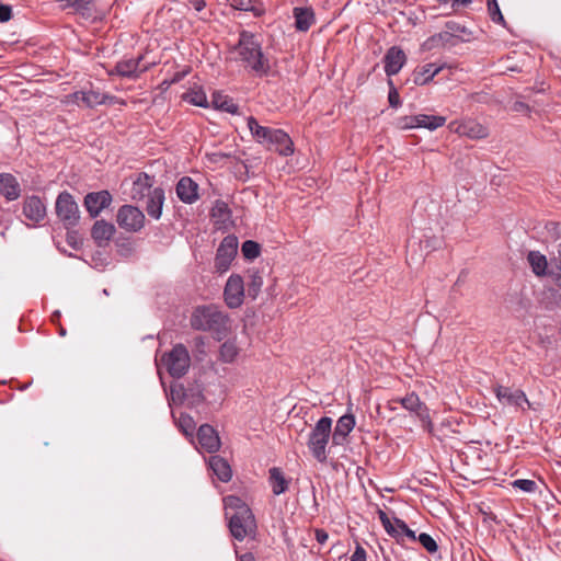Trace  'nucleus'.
<instances>
[{
  "instance_id": "f257e3e1",
  "label": "nucleus",
  "mask_w": 561,
  "mask_h": 561,
  "mask_svg": "<svg viewBox=\"0 0 561 561\" xmlns=\"http://www.w3.org/2000/svg\"><path fill=\"white\" fill-rule=\"evenodd\" d=\"M225 515L229 520V529L233 538L242 541L247 537H254L256 534L255 517L240 497L228 495L224 499Z\"/></svg>"
},
{
  "instance_id": "f03ea898",
  "label": "nucleus",
  "mask_w": 561,
  "mask_h": 561,
  "mask_svg": "<svg viewBox=\"0 0 561 561\" xmlns=\"http://www.w3.org/2000/svg\"><path fill=\"white\" fill-rule=\"evenodd\" d=\"M230 319L215 306L198 307L192 314L191 325L201 331H211L222 339L229 330Z\"/></svg>"
},
{
  "instance_id": "7ed1b4c3",
  "label": "nucleus",
  "mask_w": 561,
  "mask_h": 561,
  "mask_svg": "<svg viewBox=\"0 0 561 561\" xmlns=\"http://www.w3.org/2000/svg\"><path fill=\"white\" fill-rule=\"evenodd\" d=\"M240 59L247 64L254 72L262 76L268 72L271 65L264 57L261 44L255 36L248 32H242L237 46Z\"/></svg>"
},
{
  "instance_id": "20e7f679",
  "label": "nucleus",
  "mask_w": 561,
  "mask_h": 561,
  "mask_svg": "<svg viewBox=\"0 0 561 561\" xmlns=\"http://www.w3.org/2000/svg\"><path fill=\"white\" fill-rule=\"evenodd\" d=\"M331 427L332 419L324 416L317 422L309 436L308 447L313 457L320 462L327 460L325 448L330 439Z\"/></svg>"
},
{
  "instance_id": "39448f33",
  "label": "nucleus",
  "mask_w": 561,
  "mask_h": 561,
  "mask_svg": "<svg viewBox=\"0 0 561 561\" xmlns=\"http://www.w3.org/2000/svg\"><path fill=\"white\" fill-rule=\"evenodd\" d=\"M161 364L172 377L180 378L188 370L191 358L186 347L178 344L163 355Z\"/></svg>"
},
{
  "instance_id": "423d86ee",
  "label": "nucleus",
  "mask_w": 561,
  "mask_h": 561,
  "mask_svg": "<svg viewBox=\"0 0 561 561\" xmlns=\"http://www.w3.org/2000/svg\"><path fill=\"white\" fill-rule=\"evenodd\" d=\"M238 244V239L234 236L224 238L215 256L214 268L216 273L224 274L229 270L237 255Z\"/></svg>"
},
{
  "instance_id": "0eeeda50",
  "label": "nucleus",
  "mask_w": 561,
  "mask_h": 561,
  "mask_svg": "<svg viewBox=\"0 0 561 561\" xmlns=\"http://www.w3.org/2000/svg\"><path fill=\"white\" fill-rule=\"evenodd\" d=\"M116 222L127 232H138L145 226V215L135 206L123 205L117 210Z\"/></svg>"
},
{
  "instance_id": "6e6552de",
  "label": "nucleus",
  "mask_w": 561,
  "mask_h": 561,
  "mask_svg": "<svg viewBox=\"0 0 561 561\" xmlns=\"http://www.w3.org/2000/svg\"><path fill=\"white\" fill-rule=\"evenodd\" d=\"M394 402H399L405 410L415 414L428 433L434 432V424L430 415V410L415 393H410Z\"/></svg>"
},
{
  "instance_id": "1a4fd4ad",
  "label": "nucleus",
  "mask_w": 561,
  "mask_h": 561,
  "mask_svg": "<svg viewBox=\"0 0 561 561\" xmlns=\"http://www.w3.org/2000/svg\"><path fill=\"white\" fill-rule=\"evenodd\" d=\"M245 289L243 278L239 274H231L224 288V300L230 309H237L244 301Z\"/></svg>"
},
{
  "instance_id": "9d476101",
  "label": "nucleus",
  "mask_w": 561,
  "mask_h": 561,
  "mask_svg": "<svg viewBox=\"0 0 561 561\" xmlns=\"http://www.w3.org/2000/svg\"><path fill=\"white\" fill-rule=\"evenodd\" d=\"M494 392L502 404L513 405L522 410H525L524 404H527L528 408L530 407V403L527 400L526 394L519 389H512L508 387L497 386L494 389Z\"/></svg>"
},
{
  "instance_id": "9b49d317",
  "label": "nucleus",
  "mask_w": 561,
  "mask_h": 561,
  "mask_svg": "<svg viewBox=\"0 0 561 561\" xmlns=\"http://www.w3.org/2000/svg\"><path fill=\"white\" fill-rule=\"evenodd\" d=\"M113 197L108 191L92 192L85 195L84 206L91 217H98L103 209L112 204Z\"/></svg>"
},
{
  "instance_id": "f8f14e48",
  "label": "nucleus",
  "mask_w": 561,
  "mask_h": 561,
  "mask_svg": "<svg viewBox=\"0 0 561 561\" xmlns=\"http://www.w3.org/2000/svg\"><path fill=\"white\" fill-rule=\"evenodd\" d=\"M449 128L451 131L471 139H482L489 135L486 127L474 121L453 122L449 124Z\"/></svg>"
},
{
  "instance_id": "ddd939ff",
  "label": "nucleus",
  "mask_w": 561,
  "mask_h": 561,
  "mask_svg": "<svg viewBox=\"0 0 561 561\" xmlns=\"http://www.w3.org/2000/svg\"><path fill=\"white\" fill-rule=\"evenodd\" d=\"M142 57L139 56L135 59H126L118 61L114 69L108 71V75H117L121 77L137 78L141 72L148 69L147 66L140 67Z\"/></svg>"
},
{
  "instance_id": "4468645a",
  "label": "nucleus",
  "mask_w": 561,
  "mask_h": 561,
  "mask_svg": "<svg viewBox=\"0 0 561 561\" xmlns=\"http://www.w3.org/2000/svg\"><path fill=\"white\" fill-rule=\"evenodd\" d=\"M197 439L207 453H216L220 448V438L216 430L209 424H203L197 432Z\"/></svg>"
},
{
  "instance_id": "2eb2a0df",
  "label": "nucleus",
  "mask_w": 561,
  "mask_h": 561,
  "mask_svg": "<svg viewBox=\"0 0 561 561\" xmlns=\"http://www.w3.org/2000/svg\"><path fill=\"white\" fill-rule=\"evenodd\" d=\"M55 213L65 229V237L68 239L70 237V194L62 192L58 195Z\"/></svg>"
},
{
  "instance_id": "dca6fc26",
  "label": "nucleus",
  "mask_w": 561,
  "mask_h": 561,
  "mask_svg": "<svg viewBox=\"0 0 561 561\" xmlns=\"http://www.w3.org/2000/svg\"><path fill=\"white\" fill-rule=\"evenodd\" d=\"M23 214L28 220L38 222L46 217V206L38 196H27L23 203Z\"/></svg>"
},
{
  "instance_id": "f3484780",
  "label": "nucleus",
  "mask_w": 561,
  "mask_h": 561,
  "mask_svg": "<svg viewBox=\"0 0 561 561\" xmlns=\"http://www.w3.org/2000/svg\"><path fill=\"white\" fill-rule=\"evenodd\" d=\"M115 232L116 228L113 224L101 219L92 226L91 237L99 247H104L108 244Z\"/></svg>"
},
{
  "instance_id": "a211bd4d",
  "label": "nucleus",
  "mask_w": 561,
  "mask_h": 561,
  "mask_svg": "<svg viewBox=\"0 0 561 561\" xmlns=\"http://www.w3.org/2000/svg\"><path fill=\"white\" fill-rule=\"evenodd\" d=\"M407 61L405 54L397 46L391 47L385 56V71L388 76L397 75Z\"/></svg>"
},
{
  "instance_id": "6ab92c4d",
  "label": "nucleus",
  "mask_w": 561,
  "mask_h": 561,
  "mask_svg": "<svg viewBox=\"0 0 561 561\" xmlns=\"http://www.w3.org/2000/svg\"><path fill=\"white\" fill-rule=\"evenodd\" d=\"M178 197L186 204L198 199V185L191 178L184 176L176 184Z\"/></svg>"
},
{
  "instance_id": "aec40b11",
  "label": "nucleus",
  "mask_w": 561,
  "mask_h": 561,
  "mask_svg": "<svg viewBox=\"0 0 561 561\" xmlns=\"http://www.w3.org/2000/svg\"><path fill=\"white\" fill-rule=\"evenodd\" d=\"M355 426V417L353 414L342 415L337 422L333 432L332 440L335 445H342L347 435L353 431Z\"/></svg>"
},
{
  "instance_id": "412c9836",
  "label": "nucleus",
  "mask_w": 561,
  "mask_h": 561,
  "mask_svg": "<svg viewBox=\"0 0 561 561\" xmlns=\"http://www.w3.org/2000/svg\"><path fill=\"white\" fill-rule=\"evenodd\" d=\"M267 145L274 146L275 150L282 156H290L294 153V144L290 137L280 129L273 131L272 139Z\"/></svg>"
},
{
  "instance_id": "4be33fe9",
  "label": "nucleus",
  "mask_w": 561,
  "mask_h": 561,
  "mask_svg": "<svg viewBox=\"0 0 561 561\" xmlns=\"http://www.w3.org/2000/svg\"><path fill=\"white\" fill-rule=\"evenodd\" d=\"M444 66L436 64H426L417 67L413 71V82L417 85L428 83L437 73L443 70Z\"/></svg>"
},
{
  "instance_id": "5701e85b",
  "label": "nucleus",
  "mask_w": 561,
  "mask_h": 561,
  "mask_svg": "<svg viewBox=\"0 0 561 561\" xmlns=\"http://www.w3.org/2000/svg\"><path fill=\"white\" fill-rule=\"evenodd\" d=\"M152 180L149 175L141 173L133 183L131 197L135 201L147 198L152 193Z\"/></svg>"
},
{
  "instance_id": "b1692460",
  "label": "nucleus",
  "mask_w": 561,
  "mask_h": 561,
  "mask_svg": "<svg viewBox=\"0 0 561 561\" xmlns=\"http://www.w3.org/2000/svg\"><path fill=\"white\" fill-rule=\"evenodd\" d=\"M72 14H78L88 22L99 19L93 0H72Z\"/></svg>"
},
{
  "instance_id": "393cba45",
  "label": "nucleus",
  "mask_w": 561,
  "mask_h": 561,
  "mask_svg": "<svg viewBox=\"0 0 561 561\" xmlns=\"http://www.w3.org/2000/svg\"><path fill=\"white\" fill-rule=\"evenodd\" d=\"M457 426H459V423L456 420L447 419L444 420L437 427L434 426V432L430 434L436 436L439 440L454 439L456 435L461 433Z\"/></svg>"
},
{
  "instance_id": "a878e982",
  "label": "nucleus",
  "mask_w": 561,
  "mask_h": 561,
  "mask_svg": "<svg viewBox=\"0 0 561 561\" xmlns=\"http://www.w3.org/2000/svg\"><path fill=\"white\" fill-rule=\"evenodd\" d=\"M0 193L9 201H14L20 196V185L13 175L0 174Z\"/></svg>"
},
{
  "instance_id": "bb28decb",
  "label": "nucleus",
  "mask_w": 561,
  "mask_h": 561,
  "mask_svg": "<svg viewBox=\"0 0 561 561\" xmlns=\"http://www.w3.org/2000/svg\"><path fill=\"white\" fill-rule=\"evenodd\" d=\"M164 193L162 188L156 187L147 197L146 210L149 216L159 219L162 213Z\"/></svg>"
},
{
  "instance_id": "cd10ccee",
  "label": "nucleus",
  "mask_w": 561,
  "mask_h": 561,
  "mask_svg": "<svg viewBox=\"0 0 561 561\" xmlns=\"http://www.w3.org/2000/svg\"><path fill=\"white\" fill-rule=\"evenodd\" d=\"M107 95L95 91L76 92L72 94V102L83 104L87 107H92L99 104L106 103Z\"/></svg>"
},
{
  "instance_id": "c85d7f7f",
  "label": "nucleus",
  "mask_w": 561,
  "mask_h": 561,
  "mask_svg": "<svg viewBox=\"0 0 561 561\" xmlns=\"http://www.w3.org/2000/svg\"><path fill=\"white\" fill-rule=\"evenodd\" d=\"M247 123H248V127H249L252 136L260 144H266L267 145V142L271 141V139H272L273 131L276 130V129H272V128H268V127H265V126H261L257 123V121L254 117H252V116L248 117Z\"/></svg>"
},
{
  "instance_id": "c756f323",
  "label": "nucleus",
  "mask_w": 561,
  "mask_h": 561,
  "mask_svg": "<svg viewBox=\"0 0 561 561\" xmlns=\"http://www.w3.org/2000/svg\"><path fill=\"white\" fill-rule=\"evenodd\" d=\"M209 467L222 482H228L232 477L229 463L220 456H211L209 458Z\"/></svg>"
},
{
  "instance_id": "7c9ffc66",
  "label": "nucleus",
  "mask_w": 561,
  "mask_h": 561,
  "mask_svg": "<svg viewBox=\"0 0 561 561\" xmlns=\"http://www.w3.org/2000/svg\"><path fill=\"white\" fill-rule=\"evenodd\" d=\"M295 25L298 31L306 32L314 23V13L309 8L294 9Z\"/></svg>"
},
{
  "instance_id": "2f4dec72",
  "label": "nucleus",
  "mask_w": 561,
  "mask_h": 561,
  "mask_svg": "<svg viewBox=\"0 0 561 561\" xmlns=\"http://www.w3.org/2000/svg\"><path fill=\"white\" fill-rule=\"evenodd\" d=\"M527 261L537 276H543L547 274L548 261L539 251H530L527 255Z\"/></svg>"
},
{
  "instance_id": "473e14b6",
  "label": "nucleus",
  "mask_w": 561,
  "mask_h": 561,
  "mask_svg": "<svg viewBox=\"0 0 561 561\" xmlns=\"http://www.w3.org/2000/svg\"><path fill=\"white\" fill-rule=\"evenodd\" d=\"M211 105L216 110H220L230 114L238 112V105L228 95L220 92H215L211 98Z\"/></svg>"
},
{
  "instance_id": "72a5a7b5",
  "label": "nucleus",
  "mask_w": 561,
  "mask_h": 561,
  "mask_svg": "<svg viewBox=\"0 0 561 561\" xmlns=\"http://www.w3.org/2000/svg\"><path fill=\"white\" fill-rule=\"evenodd\" d=\"M182 98L184 101H186L187 103H190L192 105L201 106V107H208V101H207L206 93L204 92V90L201 87L195 85V87L191 88L187 92H185L183 94Z\"/></svg>"
},
{
  "instance_id": "f704fd0d",
  "label": "nucleus",
  "mask_w": 561,
  "mask_h": 561,
  "mask_svg": "<svg viewBox=\"0 0 561 561\" xmlns=\"http://www.w3.org/2000/svg\"><path fill=\"white\" fill-rule=\"evenodd\" d=\"M270 481L273 493L279 495L287 490L288 482L286 481L283 472L278 468H272L270 470Z\"/></svg>"
},
{
  "instance_id": "c9c22d12",
  "label": "nucleus",
  "mask_w": 561,
  "mask_h": 561,
  "mask_svg": "<svg viewBox=\"0 0 561 561\" xmlns=\"http://www.w3.org/2000/svg\"><path fill=\"white\" fill-rule=\"evenodd\" d=\"M232 8L241 11H250L255 16H260L264 13V8L261 3L254 2L252 0H232Z\"/></svg>"
},
{
  "instance_id": "e433bc0d",
  "label": "nucleus",
  "mask_w": 561,
  "mask_h": 561,
  "mask_svg": "<svg viewBox=\"0 0 561 561\" xmlns=\"http://www.w3.org/2000/svg\"><path fill=\"white\" fill-rule=\"evenodd\" d=\"M446 123L445 116L420 114V128L435 130Z\"/></svg>"
},
{
  "instance_id": "4c0bfd02",
  "label": "nucleus",
  "mask_w": 561,
  "mask_h": 561,
  "mask_svg": "<svg viewBox=\"0 0 561 561\" xmlns=\"http://www.w3.org/2000/svg\"><path fill=\"white\" fill-rule=\"evenodd\" d=\"M239 355V347L234 340L225 342L220 347V358L225 363H232Z\"/></svg>"
},
{
  "instance_id": "58836bf2",
  "label": "nucleus",
  "mask_w": 561,
  "mask_h": 561,
  "mask_svg": "<svg viewBox=\"0 0 561 561\" xmlns=\"http://www.w3.org/2000/svg\"><path fill=\"white\" fill-rule=\"evenodd\" d=\"M179 428L186 435V436H193V433L196 427V423L194 419L186 414L181 413L179 417L176 419Z\"/></svg>"
},
{
  "instance_id": "ea45409f",
  "label": "nucleus",
  "mask_w": 561,
  "mask_h": 561,
  "mask_svg": "<svg viewBox=\"0 0 561 561\" xmlns=\"http://www.w3.org/2000/svg\"><path fill=\"white\" fill-rule=\"evenodd\" d=\"M385 529L390 536L400 540L402 539V531L405 530V523L397 517H393L392 522L390 523V527H386Z\"/></svg>"
},
{
  "instance_id": "a19ab883",
  "label": "nucleus",
  "mask_w": 561,
  "mask_h": 561,
  "mask_svg": "<svg viewBox=\"0 0 561 561\" xmlns=\"http://www.w3.org/2000/svg\"><path fill=\"white\" fill-rule=\"evenodd\" d=\"M488 11L493 22L505 24L503 14L496 0H486Z\"/></svg>"
},
{
  "instance_id": "79ce46f5",
  "label": "nucleus",
  "mask_w": 561,
  "mask_h": 561,
  "mask_svg": "<svg viewBox=\"0 0 561 561\" xmlns=\"http://www.w3.org/2000/svg\"><path fill=\"white\" fill-rule=\"evenodd\" d=\"M242 254L249 260H253L260 254V245L251 240L245 241L241 248Z\"/></svg>"
},
{
  "instance_id": "37998d69",
  "label": "nucleus",
  "mask_w": 561,
  "mask_h": 561,
  "mask_svg": "<svg viewBox=\"0 0 561 561\" xmlns=\"http://www.w3.org/2000/svg\"><path fill=\"white\" fill-rule=\"evenodd\" d=\"M398 127L401 129L420 128V114L401 117Z\"/></svg>"
},
{
  "instance_id": "c03bdc74",
  "label": "nucleus",
  "mask_w": 561,
  "mask_h": 561,
  "mask_svg": "<svg viewBox=\"0 0 561 561\" xmlns=\"http://www.w3.org/2000/svg\"><path fill=\"white\" fill-rule=\"evenodd\" d=\"M512 485L526 493H534L537 490V483L534 480L518 479L512 482Z\"/></svg>"
},
{
  "instance_id": "a18cd8bd",
  "label": "nucleus",
  "mask_w": 561,
  "mask_h": 561,
  "mask_svg": "<svg viewBox=\"0 0 561 561\" xmlns=\"http://www.w3.org/2000/svg\"><path fill=\"white\" fill-rule=\"evenodd\" d=\"M263 285V279L260 275L257 274H253L251 276V280L250 283L248 284V293L249 295L252 297V298H256L260 290H261V287Z\"/></svg>"
},
{
  "instance_id": "49530a36",
  "label": "nucleus",
  "mask_w": 561,
  "mask_h": 561,
  "mask_svg": "<svg viewBox=\"0 0 561 561\" xmlns=\"http://www.w3.org/2000/svg\"><path fill=\"white\" fill-rule=\"evenodd\" d=\"M417 540L430 553H434L438 549L436 541L428 534L422 533Z\"/></svg>"
},
{
  "instance_id": "de8ad7c7",
  "label": "nucleus",
  "mask_w": 561,
  "mask_h": 561,
  "mask_svg": "<svg viewBox=\"0 0 561 561\" xmlns=\"http://www.w3.org/2000/svg\"><path fill=\"white\" fill-rule=\"evenodd\" d=\"M207 159L211 163H221L229 159L231 156L221 151H214L206 154Z\"/></svg>"
},
{
  "instance_id": "09e8293b",
  "label": "nucleus",
  "mask_w": 561,
  "mask_h": 561,
  "mask_svg": "<svg viewBox=\"0 0 561 561\" xmlns=\"http://www.w3.org/2000/svg\"><path fill=\"white\" fill-rule=\"evenodd\" d=\"M550 275L558 287L561 288V263L557 264L550 272Z\"/></svg>"
},
{
  "instance_id": "8fccbe9b",
  "label": "nucleus",
  "mask_w": 561,
  "mask_h": 561,
  "mask_svg": "<svg viewBox=\"0 0 561 561\" xmlns=\"http://www.w3.org/2000/svg\"><path fill=\"white\" fill-rule=\"evenodd\" d=\"M351 561H366V551L363 547H356L354 553L351 557Z\"/></svg>"
},
{
  "instance_id": "3c124183",
  "label": "nucleus",
  "mask_w": 561,
  "mask_h": 561,
  "mask_svg": "<svg viewBox=\"0 0 561 561\" xmlns=\"http://www.w3.org/2000/svg\"><path fill=\"white\" fill-rule=\"evenodd\" d=\"M11 19V8L0 4V22H8Z\"/></svg>"
},
{
  "instance_id": "603ef678",
  "label": "nucleus",
  "mask_w": 561,
  "mask_h": 561,
  "mask_svg": "<svg viewBox=\"0 0 561 561\" xmlns=\"http://www.w3.org/2000/svg\"><path fill=\"white\" fill-rule=\"evenodd\" d=\"M388 100L391 106L397 107L400 104V96L396 89H391L388 95Z\"/></svg>"
},
{
  "instance_id": "864d4df0",
  "label": "nucleus",
  "mask_w": 561,
  "mask_h": 561,
  "mask_svg": "<svg viewBox=\"0 0 561 561\" xmlns=\"http://www.w3.org/2000/svg\"><path fill=\"white\" fill-rule=\"evenodd\" d=\"M213 213H214V216H216L217 214L219 216L227 215L228 214L227 205L225 203L217 202L215 207L213 208Z\"/></svg>"
},
{
  "instance_id": "5fc2aeb1",
  "label": "nucleus",
  "mask_w": 561,
  "mask_h": 561,
  "mask_svg": "<svg viewBox=\"0 0 561 561\" xmlns=\"http://www.w3.org/2000/svg\"><path fill=\"white\" fill-rule=\"evenodd\" d=\"M378 516L382 523L383 528L390 527L392 519L382 510H378Z\"/></svg>"
},
{
  "instance_id": "6e6d98bb",
  "label": "nucleus",
  "mask_w": 561,
  "mask_h": 561,
  "mask_svg": "<svg viewBox=\"0 0 561 561\" xmlns=\"http://www.w3.org/2000/svg\"><path fill=\"white\" fill-rule=\"evenodd\" d=\"M329 536L323 529L316 530V539L319 543H324L328 540Z\"/></svg>"
},
{
  "instance_id": "4d7b16f0",
  "label": "nucleus",
  "mask_w": 561,
  "mask_h": 561,
  "mask_svg": "<svg viewBox=\"0 0 561 561\" xmlns=\"http://www.w3.org/2000/svg\"><path fill=\"white\" fill-rule=\"evenodd\" d=\"M190 3L197 12L202 11L206 7L205 0H191Z\"/></svg>"
},
{
  "instance_id": "13d9d810",
  "label": "nucleus",
  "mask_w": 561,
  "mask_h": 561,
  "mask_svg": "<svg viewBox=\"0 0 561 561\" xmlns=\"http://www.w3.org/2000/svg\"><path fill=\"white\" fill-rule=\"evenodd\" d=\"M404 537L409 538L410 540H416L415 533L413 530H411L407 525H405V530L402 531L401 540H403Z\"/></svg>"
},
{
  "instance_id": "bf43d9fd",
  "label": "nucleus",
  "mask_w": 561,
  "mask_h": 561,
  "mask_svg": "<svg viewBox=\"0 0 561 561\" xmlns=\"http://www.w3.org/2000/svg\"><path fill=\"white\" fill-rule=\"evenodd\" d=\"M239 561H255V558H254L253 553L247 552L239 557Z\"/></svg>"
},
{
  "instance_id": "052dcab7",
  "label": "nucleus",
  "mask_w": 561,
  "mask_h": 561,
  "mask_svg": "<svg viewBox=\"0 0 561 561\" xmlns=\"http://www.w3.org/2000/svg\"><path fill=\"white\" fill-rule=\"evenodd\" d=\"M187 73V71H184V72H178L176 75H174V77L172 78V80H170V83H175L178 81H180L182 78H184V76Z\"/></svg>"
},
{
  "instance_id": "680f3d73",
  "label": "nucleus",
  "mask_w": 561,
  "mask_h": 561,
  "mask_svg": "<svg viewBox=\"0 0 561 561\" xmlns=\"http://www.w3.org/2000/svg\"><path fill=\"white\" fill-rule=\"evenodd\" d=\"M106 103H110V104H115V103L124 104L123 101H119L115 96H110V95H107Z\"/></svg>"
},
{
  "instance_id": "e2e57ef3",
  "label": "nucleus",
  "mask_w": 561,
  "mask_h": 561,
  "mask_svg": "<svg viewBox=\"0 0 561 561\" xmlns=\"http://www.w3.org/2000/svg\"><path fill=\"white\" fill-rule=\"evenodd\" d=\"M455 3L467 5L471 3L472 0H453Z\"/></svg>"
},
{
  "instance_id": "0e129e2a",
  "label": "nucleus",
  "mask_w": 561,
  "mask_h": 561,
  "mask_svg": "<svg viewBox=\"0 0 561 561\" xmlns=\"http://www.w3.org/2000/svg\"><path fill=\"white\" fill-rule=\"evenodd\" d=\"M59 334H60L61 336H65V335L67 334L66 328H64V327H61V325H60V327H59Z\"/></svg>"
},
{
  "instance_id": "69168bd1",
  "label": "nucleus",
  "mask_w": 561,
  "mask_h": 561,
  "mask_svg": "<svg viewBox=\"0 0 561 561\" xmlns=\"http://www.w3.org/2000/svg\"><path fill=\"white\" fill-rule=\"evenodd\" d=\"M58 318H59V312H55V313L53 314V317H51V321H53V322H56Z\"/></svg>"
},
{
  "instance_id": "338daca9",
  "label": "nucleus",
  "mask_w": 561,
  "mask_h": 561,
  "mask_svg": "<svg viewBox=\"0 0 561 561\" xmlns=\"http://www.w3.org/2000/svg\"><path fill=\"white\" fill-rule=\"evenodd\" d=\"M558 255H559V261L561 263V243L559 244Z\"/></svg>"
},
{
  "instance_id": "774afa93",
  "label": "nucleus",
  "mask_w": 561,
  "mask_h": 561,
  "mask_svg": "<svg viewBox=\"0 0 561 561\" xmlns=\"http://www.w3.org/2000/svg\"><path fill=\"white\" fill-rule=\"evenodd\" d=\"M162 84H163V85L169 87V85H171L172 83H170V81H168V80H164V81L162 82Z\"/></svg>"
}]
</instances>
